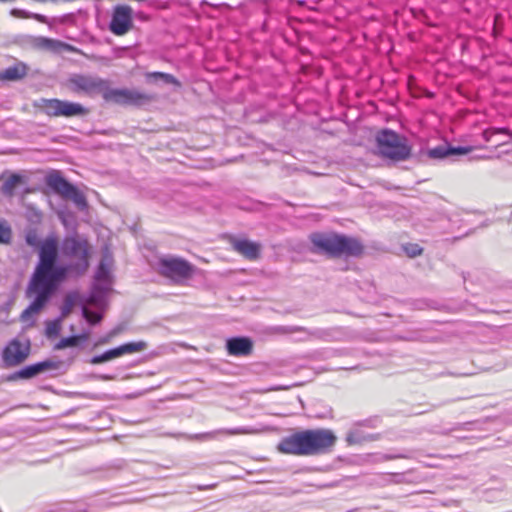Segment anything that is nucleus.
I'll list each match as a JSON object with an SVG mask.
<instances>
[{"mask_svg": "<svg viewBox=\"0 0 512 512\" xmlns=\"http://www.w3.org/2000/svg\"><path fill=\"white\" fill-rule=\"evenodd\" d=\"M26 243L38 249V263L29 281L26 296L34 297L30 305L21 313L23 321L38 314L56 291L58 285L65 280V269L57 267L58 240L49 236L40 240L35 229H30L25 235Z\"/></svg>", "mask_w": 512, "mask_h": 512, "instance_id": "obj_1", "label": "nucleus"}, {"mask_svg": "<svg viewBox=\"0 0 512 512\" xmlns=\"http://www.w3.org/2000/svg\"><path fill=\"white\" fill-rule=\"evenodd\" d=\"M68 87L74 93L87 96L102 95L106 102L118 105L142 106L153 97L137 89L111 88L109 80L93 74H72L68 79Z\"/></svg>", "mask_w": 512, "mask_h": 512, "instance_id": "obj_2", "label": "nucleus"}, {"mask_svg": "<svg viewBox=\"0 0 512 512\" xmlns=\"http://www.w3.org/2000/svg\"><path fill=\"white\" fill-rule=\"evenodd\" d=\"M336 440V435L329 429H308L283 438L278 450L291 455H319L330 451Z\"/></svg>", "mask_w": 512, "mask_h": 512, "instance_id": "obj_3", "label": "nucleus"}, {"mask_svg": "<svg viewBox=\"0 0 512 512\" xmlns=\"http://www.w3.org/2000/svg\"><path fill=\"white\" fill-rule=\"evenodd\" d=\"M309 239L313 252L329 257L358 256L363 251V246L358 240L336 233L315 232Z\"/></svg>", "mask_w": 512, "mask_h": 512, "instance_id": "obj_4", "label": "nucleus"}, {"mask_svg": "<svg viewBox=\"0 0 512 512\" xmlns=\"http://www.w3.org/2000/svg\"><path fill=\"white\" fill-rule=\"evenodd\" d=\"M377 153L394 162L405 161L411 156V146L406 137L390 129H383L376 135Z\"/></svg>", "mask_w": 512, "mask_h": 512, "instance_id": "obj_5", "label": "nucleus"}, {"mask_svg": "<svg viewBox=\"0 0 512 512\" xmlns=\"http://www.w3.org/2000/svg\"><path fill=\"white\" fill-rule=\"evenodd\" d=\"M62 249L65 256L75 260L68 265L57 264V267L65 269V278L69 273L76 276L83 275L89 267L90 246L88 242L78 237H68L64 240Z\"/></svg>", "mask_w": 512, "mask_h": 512, "instance_id": "obj_6", "label": "nucleus"}, {"mask_svg": "<svg viewBox=\"0 0 512 512\" xmlns=\"http://www.w3.org/2000/svg\"><path fill=\"white\" fill-rule=\"evenodd\" d=\"M46 185L64 199L71 200L79 209L87 207L85 195L68 182L59 171L53 170L45 177Z\"/></svg>", "mask_w": 512, "mask_h": 512, "instance_id": "obj_7", "label": "nucleus"}, {"mask_svg": "<svg viewBox=\"0 0 512 512\" xmlns=\"http://www.w3.org/2000/svg\"><path fill=\"white\" fill-rule=\"evenodd\" d=\"M43 112L50 117H75L85 116L88 109L82 104L60 100L56 98L41 99L38 105Z\"/></svg>", "mask_w": 512, "mask_h": 512, "instance_id": "obj_8", "label": "nucleus"}, {"mask_svg": "<svg viewBox=\"0 0 512 512\" xmlns=\"http://www.w3.org/2000/svg\"><path fill=\"white\" fill-rule=\"evenodd\" d=\"M112 276L111 268L99 265L94 276V283L87 302L97 308H102L106 297L111 291Z\"/></svg>", "mask_w": 512, "mask_h": 512, "instance_id": "obj_9", "label": "nucleus"}, {"mask_svg": "<svg viewBox=\"0 0 512 512\" xmlns=\"http://www.w3.org/2000/svg\"><path fill=\"white\" fill-rule=\"evenodd\" d=\"M158 270L161 275L180 282L191 278L195 267L188 261L177 257H164L159 260Z\"/></svg>", "mask_w": 512, "mask_h": 512, "instance_id": "obj_10", "label": "nucleus"}, {"mask_svg": "<svg viewBox=\"0 0 512 512\" xmlns=\"http://www.w3.org/2000/svg\"><path fill=\"white\" fill-rule=\"evenodd\" d=\"M30 343H22L18 339L11 340L3 350L2 359L6 367H15L23 363L29 356Z\"/></svg>", "mask_w": 512, "mask_h": 512, "instance_id": "obj_11", "label": "nucleus"}, {"mask_svg": "<svg viewBox=\"0 0 512 512\" xmlns=\"http://www.w3.org/2000/svg\"><path fill=\"white\" fill-rule=\"evenodd\" d=\"M146 348H147V343L144 341L125 343L116 348L107 350L100 355L93 356L90 360V363L94 364V365L101 364V363L110 361L112 359L121 357L125 354L141 352V351L145 350Z\"/></svg>", "mask_w": 512, "mask_h": 512, "instance_id": "obj_12", "label": "nucleus"}, {"mask_svg": "<svg viewBox=\"0 0 512 512\" xmlns=\"http://www.w3.org/2000/svg\"><path fill=\"white\" fill-rule=\"evenodd\" d=\"M132 27V9L127 5L116 6L109 25L115 35H124Z\"/></svg>", "mask_w": 512, "mask_h": 512, "instance_id": "obj_13", "label": "nucleus"}, {"mask_svg": "<svg viewBox=\"0 0 512 512\" xmlns=\"http://www.w3.org/2000/svg\"><path fill=\"white\" fill-rule=\"evenodd\" d=\"M275 331L280 334L300 333L301 336L299 337V340L303 341L311 339L328 341L332 336V331L329 329H307L301 326H278L275 328Z\"/></svg>", "mask_w": 512, "mask_h": 512, "instance_id": "obj_14", "label": "nucleus"}, {"mask_svg": "<svg viewBox=\"0 0 512 512\" xmlns=\"http://www.w3.org/2000/svg\"><path fill=\"white\" fill-rule=\"evenodd\" d=\"M62 365L61 361L55 362L51 360H45L32 365L25 366L24 368L12 373L7 377L9 381H16L18 379H30L38 374L50 370L58 369Z\"/></svg>", "mask_w": 512, "mask_h": 512, "instance_id": "obj_15", "label": "nucleus"}, {"mask_svg": "<svg viewBox=\"0 0 512 512\" xmlns=\"http://www.w3.org/2000/svg\"><path fill=\"white\" fill-rule=\"evenodd\" d=\"M226 349L232 356H248L253 349V342L248 337H232L226 341Z\"/></svg>", "mask_w": 512, "mask_h": 512, "instance_id": "obj_16", "label": "nucleus"}, {"mask_svg": "<svg viewBox=\"0 0 512 512\" xmlns=\"http://www.w3.org/2000/svg\"><path fill=\"white\" fill-rule=\"evenodd\" d=\"M471 146H458L453 147L450 145H439L435 148L429 149L427 155L432 159H444L452 155H465L472 151Z\"/></svg>", "mask_w": 512, "mask_h": 512, "instance_id": "obj_17", "label": "nucleus"}, {"mask_svg": "<svg viewBox=\"0 0 512 512\" xmlns=\"http://www.w3.org/2000/svg\"><path fill=\"white\" fill-rule=\"evenodd\" d=\"M232 248L249 260H256L260 255V245L247 239H232Z\"/></svg>", "mask_w": 512, "mask_h": 512, "instance_id": "obj_18", "label": "nucleus"}, {"mask_svg": "<svg viewBox=\"0 0 512 512\" xmlns=\"http://www.w3.org/2000/svg\"><path fill=\"white\" fill-rule=\"evenodd\" d=\"M378 437L375 435L365 434L361 427L354 423L346 433L345 441L348 445L361 444L368 441L376 440Z\"/></svg>", "mask_w": 512, "mask_h": 512, "instance_id": "obj_19", "label": "nucleus"}, {"mask_svg": "<svg viewBox=\"0 0 512 512\" xmlns=\"http://www.w3.org/2000/svg\"><path fill=\"white\" fill-rule=\"evenodd\" d=\"M27 74V67L23 63L10 66L0 72L2 80L16 81L23 78Z\"/></svg>", "mask_w": 512, "mask_h": 512, "instance_id": "obj_20", "label": "nucleus"}, {"mask_svg": "<svg viewBox=\"0 0 512 512\" xmlns=\"http://www.w3.org/2000/svg\"><path fill=\"white\" fill-rule=\"evenodd\" d=\"M258 430L250 427H239L233 429H220L218 431L206 434L195 435V438H206L210 437L213 434H225V435H240V434H255Z\"/></svg>", "mask_w": 512, "mask_h": 512, "instance_id": "obj_21", "label": "nucleus"}, {"mask_svg": "<svg viewBox=\"0 0 512 512\" xmlns=\"http://www.w3.org/2000/svg\"><path fill=\"white\" fill-rule=\"evenodd\" d=\"M31 45L41 50H56L60 45H62V43L53 39L39 36L32 38Z\"/></svg>", "mask_w": 512, "mask_h": 512, "instance_id": "obj_22", "label": "nucleus"}, {"mask_svg": "<svg viewBox=\"0 0 512 512\" xmlns=\"http://www.w3.org/2000/svg\"><path fill=\"white\" fill-rule=\"evenodd\" d=\"M79 300V294L77 292H69L65 295L63 304L61 307V317L66 318L73 310L77 301Z\"/></svg>", "mask_w": 512, "mask_h": 512, "instance_id": "obj_23", "label": "nucleus"}, {"mask_svg": "<svg viewBox=\"0 0 512 512\" xmlns=\"http://www.w3.org/2000/svg\"><path fill=\"white\" fill-rule=\"evenodd\" d=\"M23 182L19 174H11L2 185V192L7 196H13L15 188Z\"/></svg>", "mask_w": 512, "mask_h": 512, "instance_id": "obj_24", "label": "nucleus"}, {"mask_svg": "<svg viewBox=\"0 0 512 512\" xmlns=\"http://www.w3.org/2000/svg\"><path fill=\"white\" fill-rule=\"evenodd\" d=\"M82 316L91 325H95L102 320V314L91 311L87 306H82Z\"/></svg>", "mask_w": 512, "mask_h": 512, "instance_id": "obj_25", "label": "nucleus"}, {"mask_svg": "<svg viewBox=\"0 0 512 512\" xmlns=\"http://www.w3.org/2000/svg\"><path fill=\"white\" fill-rule=\"evenodd\" d=\"M149 76H161V81L165 84L180 86V82L171 74L164 72H149Z\"/></svg>", "mask_w": 512, "mask_h": 512, "instance_id": "obj_26", "label": "nucleus"}, {"mask_svg": "<svg viewBox=\"0 0 512 512\" xmlns=\"http://www.w3.org/2000/svg\"><path fill=\"white\" fill-rule=\"evenodd\" d=\"M77 345H78L77 339H76L75 335H72V336H69V337H66V338H62L55 345V349L56 350H61V349L67 348V347H74V346H77Z\"/></svg>", "mask_w": 512, "mask_h": 512, "instance_id": "obj_27", "label": "nucleus"}, {"mask_svg": "<svg viewBox=\"0 0 512 512\" xmlns=\"http://www.w3.org/2000/svg\"><path fill=\"white\" fill-rule=\"evenodd\" d=\"M498 133H504L509 135L510 131L507 128H489L483 131L482 137L486 142H490L492 136Z\"/></svg>", "mask_w": 512, "mask_h": 512, "instance_id": "obj_28", "label": "nucleus"}, {"mask_svg": "<svg viewBox=\"0 0 512 512\" xmlns=\"http://www.w3.org/2000/svg\"><path fill=\"white\" fill-rule=\"evenodd\" d=\"M120 332V329L119 328H114L112 329L110 332H108L106 335H104L103 337H100L96 343L94 344L95 347L97 346H100V345H104V344H108L111 342V339L113 337H115L116 335H118Z\"/></svg>", "mask_w": 512, "mask_h": 512, "instance_id": "obj_29", "label": "nucleus"}, {"mask_svg": "<svg viewBox=\"0 0 512 512\" xmlns=\"http://www.w3.org/2000/svg\"><path fill=\"white\" fill-rule=\"evenodd\" d=\"M11 238V229L6 224H0V243H8Z\"/></svg>", "mask_w": 512, "mask_h": 512, "instance_id": "obj_30", "label": "nucleus"}, {"mask_svg": "<svg viewBox=\"0 0 512 512\" xmlns=\"http://www.w3.org/2000/svg\"><path fill=\"white\" fill-rule=\"evenodd\" d=\"M378 422V417H372L355 423L358 424L360 427L375 428L377 427Z\"/></svg>", "mask_w": 512, "mask_h": 512, "instance_id": "obj_31", "label": "nucleus"}, {"mask_svg": "<svg viewBox=\"0 0 512 512\" xmlns=\"http://www.w3.org/2000/svg\"><path fill=\"white\" fill-rule=\"evenodd\" d=\"M405 252L410 257H416L421 254L422 249L417 244H409L404 247Z\"/></svg>", "mask_w": 512, "mask_h": 512, "instance_id": "obj_32", "label": "nucleus"}, {"mask_svg": "<svg viewBox=\"0 0 512 512\" xmlns=\"http://www.w3.org/2000/svg\"><path fill=\"white\" fill-rule=\"evenodd\" d=\"M59 332L58 321L49 322L46 327V333L49 337L57 335Z\"/></svg>", "mask_w": 512, "mask_h": 512, "instance_id": "obj_33", "label": "nucleus"}, {"mask_svg": "<svg viewBox=\"0 0 512 512\" xmlns=\"http://www.w3.org/2000/svg\"><path fill=\"white\" fill-rule=\"evenodd\" d=\"M388 477L387 483L399 484L404 481V474L402 473H391L388 474Z\"/></svg>", "mask_w": 512, "mask_h": 512, "instance_id": "obj_34", "label": "nucleus"}, {"mask_svg": "<svg viewBox=\"0 0 512 512\" xmlns=\"http://www.w3.org/2000/svg\"><path fill=\"white\" fill-rule=\"evenodd\" d=\"M112 263H113L112 256L107 252V253L103 254L99 265H104V267L111 268Z\"/></svg>", "mask_w": 512, "mask_h": 512, "instance_id": "obj_35", "label": "nucleus"}, {"mask_svg": "<svg viewBox=\"0 0 512 512\" xmlns=\"http://www.w3.org/2000/svg\"><path fill=\"white\" fill-rule=\"evenodd\" d=\"M11 14L15 17H26V12L23 10L13 9Z\"/></svg>", "mask_w": 512, "mask_h": 512, "instance_id": "obj_36", "label": "nucleus"}, {"mask_svg": "<svg viewBox=\"0 0 512 512\" xmlns=\"http://www.w3.org/2000/svg\"><path fill=\"white\" fill-rule=\"evenodd\" d=\"M76 339H77V342H81V341H86L88 338H89V333L88 332H84L82 334H79V335H75Z\"/></svg>", "mask_w": 512, "mask_h": 512, "instance_id": "obj_37", "label": "nucleus"}, {"mask_svg": "<svg viewBox=\"0 0 512 512\" xmlns=\"http://www.w3.org/2000/svg\"><path fill=\"white\" fill-rule=\"evenodd\" d=\"M145 76H146L147 81H149V82L161 81V76H149V72L146 73Z\"/></svg>", "mask_w": 512, "mask_h": 512, "instance_id": "obj_38", "label": "nucleus"}, {"mask_svg": "<svg viewBox=\"0 0 512 512\" xmlns=\"http://www.w3.org/2000/svg\"><path fill=\"white\" fill-rule=\"evenodd\" d=\"M401 457H402L401 455H384L383 459L384 460H392V459H397V458H401Z\"/></svg>", "mask_w": 512, "mask_h": 512, "instance_id": "obj_39", "label": "nucleus"}, {"mask_svg": "<svg viewBox=\"0 0 512 512\" xmlns=\"http://www.w3.org/2000/svg\"><path fill=\"white\" fill-rule=\"evenodd\" d=\"M34 17H35L37 20H39V21H41V22H44L45 17H44L43 15L36 14Z\"/></svg>", "mask_w": 512, "mask_h": 512, "instance_id": "obj_40", "label": "nucleus"}, {"mask_svg": "<svg viewBox=\"0 0 512 512\" xmlns=\"http://www.w3.org/2000/svg\"><path fill=\"white\" fill-rule=\"evenodd\" d=\"M101 379L110 380V379H112V377L108 376V375H104V376H101Z\"/></svg>", "mask_w": 512, "mask_h": 512, "instance_id": "obj_41", "label": "nucleus"}, {"mask_svg": "<svg viewBox=\"0 0 512 512\" xmlns=\"http://www.w3.org/2000/svg\"><path fill=\"white\" fill-rule=\"evenodd\" d=\"M166 436H175L174 434H171V433H167L165 434Z\"/></svg>", "mask_w": 512, "mask_h": 512, "instance_id": "obj_42", "label": "nucleus"}]
</instances>
